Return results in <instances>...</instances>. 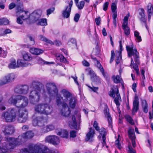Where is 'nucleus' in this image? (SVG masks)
Here are the masks:
<instances>
[{"mask_svg":"<svg viewBox=\"0 0 153 153\" xmlns=\"http://www.w3.org/2000/svg\"><path fill=\"white\" fill-rule=\"evenodd\" d=\"M42 84L38 81L33 82V90L30 92L29 96L30 102L35 105L38 102L40 99V94L42 88Z\"/></svg>","mask_w":153,"mask_h":153,"instance_id":"obj_1","label":"nucleus"},{"mask_svg":"<svg viewBox=\"0 0 153 153\" xmlns=\"http://www.w3.org/2000/svg\"><path fill=\"white\" fill-rule=\"evenodd\" d=\"M9 103L16 106L18 108H23L28 104L27 98L24 96H12L8 101Z\"/></svg>","mask_w":153,"mask_h":153,"instance_id":"obj_2","label":"nucleus"},{"mask_svg":"<svg viewBox=\"0 0 153 153\" xmlns=\"http://www.w3.org/2000/svg\"><path fill=\"white\" fill-rule=\"evenodd\" d=\"M21 153H59L57 150L51 151L47 147L40 144L35 145L33 147H29V149L24 148L20 151Z\"/></svg>","mask_w":153,"mask_h":153,"instance_id":"obj_3","label":"nucleus"},{"mask_svg":"<svg viewBox=\"0 0 153 153\" xmlns=\"http://www.w3.org/2000/svg\"><path fill=\"white\" fill-rule=\"evenodd\" d=\"M126 51L128 53V57H131L133 56L135 63H134L133 59L131 58V64L130 66H133L132 68L134 70L138 68V65L140 64L139 54L135 48H134V45L132 44L130 45H127L126 46Z\"/></svg>","mask_w":153,"mask_h":153,"instance_id":"obj_4","label":"nucleus"},{"mask_svg":"<svg viewBox=\"0 0 153 153\" xmlns=\"http://www.w3.org/2000/svg\"><path fill=\"white\" fill-rule=\"evenodd\" d=\"M34 109L36 112L46 115L50 114L53 111L52 107L47 103L39 104L35 106Z\"/></svg>","mask_w":153,"mask_h":153,"instance_id":"obj_5","label":"nucleus"},{"mask_svg":"<svg viewBox=\"0 0 153 153\" xmlns=\"http://www.w3.org/2000/svg\"><path fill=\"white\" fill-rule=\"evenodd\" d=\"M5 140L7 144L4 146H0V153L10 152L11 149H14L17 146L15 142V138L7 137L5 138Z\"/></svg>","mask_w":153,"mask_h":153,"instance_id":"obj_6","label":"nucleus"},{"mask_svg":"<svg viewBox=\"0 0 153 153\" xmlns=\"http://www.w3.org/2000/svg\"><path fill=\"white\" fill-rule=\"evenodd\" d=\"M16 112L17 110L14 108L9 109L7 111L2 113V118L7 122H12L16 118Z\"/></svg>","mask_w":153,"mask_h":153,"instance_id":"obj_7","label":"nucleus"},{"mask_svg":"<svg viewBox=\"0 0 153 153\" xmlns=\"http://www.w3.org/2000/svg\"><path fill=\"white\" fill-rule=\"evenodd\" d=\"M63 97L60 96H58L56 97V102L57 104L59 105L62 104V108L61 110L62 115L63 116L68 117L71 113V110L70 108H69L68 104L65 102H62L61 100Z\"/></svg>","mask_w":153,"mask_h":153,"instance_id":"obj_8","label":"nucleus"},{"mask_svg":"<svg viewBox=\"0 0 153 153\" xmlns=\"http://www.w3.org/2000/svg\"><path fill=\"white\" fill-rule=\"evenodd\" d=\"M33 136L34 133L31 131H29L19 135L18 138H15V142L17 146L25 142L27 139L31 138Z\"/></svg>","mask_w":153,"mask_h":153,"instance_id":"obj_9","label":"nucleus"},{"mask_svg":"<svg viewBox=\"0 0 153 153\" xmlns=\"http://www.w3.org/2000/svg\"><path fill=\"white\" fill-rule=\"evenodd\" d=\"M48 94L51 96H56L58 94V90L54 83H48L46 85Z\"/></svg>","mask_w":153,"mask_h":153,"instance_id":"obj_10","label":"nucleus"},{"mask_svg":"<svg viewBox=\"0 0 153 153\" xmlns=\"http://www.w3.org/2000/svg\"><path fill=\"white\" fill-rule=\"evenodd\" d=\"M18 114V121L20 123H24L26 121L28 118V112L26 109L19 108Z\"/></svg>","mask_w":153,"mask_h":153,"instance_id":"obj_11","label":"nucleus"},{"mask_svg":"<svg viewBox=\"0 0 153 153\" xmlns=\"http://www.w3.org/2000/svg\"><path fill=\"white\" fill-rule=\"evenodd\" d=\"M145 10L143 8H140L139 10L138 18L141 23H143L146 28L148 30V27L147 23V17L145 14Z\"/></svg>","mask_w":153,"mask_h":153,"instance_id":"obj_12","label":"nucleus"},{"mask_svg":"<svg viewBox=\"0 0 153 153\" xmlns=\"http://www.w3.org/2000/svg\"><path fill=\"white\" fill-rule=\"evenodd\" d=\"M47 121L46 119L42 116L37 117L34 119L33 120L32 123L34 126H38L42 127L44 126L45 123H46Z\"/></svg>","mask_w":153,"mask_h":153,"instance_id":"obj_13","label":"nucleus"},{"mask_svg":"<svg viewBox=\"0 0 153 153\" xmlns=\"http://www.w3.org/2000/svg\"><path fill=\"white\" fill-rule=\"evenodd\" d=\"M73 4L72 0H71L69 3L68 5L65 6V9L62 13V15L64 18H68L69 17Z\"/></svg>","mask_w":153,"mask_h":153,"instance_id":"obj_14","label":"nucleus"},{"mask_svg":"<svg viewBox=\"0 0 153 153\" xmlns=\"http://www.w3.org/2000/svg\"><path fill=\"white\" fill-rule=\"evenodd\" d=\"M29 87L26 85L17 86L15 89L14 91L16 94H26L28 92Z\"/></svg>","mask_w":153,"mask_h":153,"instance_id":"obj_15","label":"nucleus"},{"mask_svg":"<svg viewBox=\"0 0 153 153\" xmlns=\"http://www.w3.org/2000/svg\"><path fill=\"white\" fill-rule=\"evenodd\" d=\"M15 78V75L13 73L10 74L7 76H5L2 79L0 80V86L6 84L13 80Z\"/></svg>","mask_w":153,"mask_h":153,"instance_id":"obj_16","label":"nucleus"},{"mask_svg":"<svg viewBox=\"0 0 153 153\" xmlns=\"http://www.w3.org/2000/svg\"><path fill=\"white\" fill-rule=\"evenodd\" d=\"M45 141L54 145L58 144L59 143V139L58 137L55 135L49 136L46 137Z\"/></svg>","mask_w":153,"mask_h":153,"instance_id":"obj_17","label":"nucleus"},{"mask_svg":"<svg viewBox=\"0 0 153 153\" xmlns=\"http://www.w3.org/2000/svg\"><path fill=\"white\" fill-rule=\"evenodd\" d=\"M139 109V101L138 96L136 95L134 97V100L133 102V107L131 111L132 114L134 115L137 112Z\"/></svg>","mask_w":153,"mask_h":153,"instance_id":"obj_18","label":"nucleus"},{"mask_svg":"<svg viewBox=\"0 0 153 153\" xmlns=\"http://www.w3.org/2000/svg\"><path fill=\"white\" fill-rule=\"evenodd\" d=\"M128 137L131 139L132 142V144L133 148H134L136 146V144L135 141L136 137L134 129L130 128L128 132Z\"/></svg>","mask_w":153,"mask_h":153,"instance_id":"obj_19","label":"nucleus"},{"mask_svg":"<svg viewBox=\"0 0 153 153\" xmlns=\"http://www.w3.org/2000/svg\"><path fill=\"white\" fill-rule=\"evenodd\" d=\"M3 131L5 135L12 134L14 131V128L10 125L4 126H3Z\"/></svg>","mask_w":153,"mask_h":153,"instance_id":"obj_20","label":"nucleus"},{"mask_svg":"<svg viewBox=\"0 0 153 153\" xmlns=\"http://www.w3.org/2000/svg\"><path fill=\"white\" fill-rule=\"evenodd\" d=\"M61 92L64 98L63 100L65 102H68L69 100L73 97L70 92L65 89L62 90Z\"/></svg>","mask_w":153,"mask_h":153,"instance_id":"obj_21","label":"nucleus"},{"mask_svg":"<svg viewBox=\"0 0 153 153\" xmlns=\"http://www.w3.org/2000/svg\"><path fill=\"white\" fill-rule=\"evenodd\" d=\"M100 132V135L99 136L100 137H102V144L104 146L106 144V136L107 135V132L106 131L105 129L104 128H102L100 129L99 131H98Z\"/></svg>","mask_w":153,"mask_h":153,"instance_id":"obj_22","label":"nucleus"},{"mask_svg":"<svg viewBox=\"0 0 153 153\" xmlns=\"http://www.w3.org/2000/svg\"><path fill=\"white\" fill-rule=\"evenodd\" d=\"M95 134L94 130L91 127L90 128L89 132L86 134L85 140L86 141H89L90 142L92 141Z\"/></svg>","mask_w":153,"mask_h":153,"instance_id":"obj_23","label":"nucleus"},{"mask_svg":"<svg viewBox=\"0 0 153 153\" xmlns=\"http://www.w3.org/2000/svg\"><path fill=\"white\" fill-rule=\"evenodd\" d=\"M77 100L76 98L75 97H73L68 101L69 108L74 109L77 103Z\"/></svg>","mask_w":153,"mask_h":153,"instance_id":"obj_24","label":"nucleus"},{"mask_svg":"<svg viewBox=\"0 0 153 153\" xmlns=\"http://www.w3.org/2000/svg\"><path fill=\"white\" fill-rule=\"evenodd\" d=\"M104 112L105 117H106L107 119L108 124L109 126H110L112 124V120L109 112L108 109L107 108H105L104 110Z\"/></svg>","mask_w":153,"mask_h":153,"instance_id":"obj_25","label":"nucleus"},{"mask_svg":"<svg viewBox=\"0 0 153 153\" xmlns=\"http://www.w3.org/2000/svg\"><path fill=\"white\" fill-rule=\"evenodd\" d=\"M116 97H114V101L117 106H120V101H121L122 100L118 89H116Z\"/></svg>","mask_w":153,"mask_h":153,"instance_id":"obj_26","label":"nucleus"},{"mask_svg":"<svg viewBox=\"0 0 153 153\" xmlns=\"http://www.w3.org/2000/svg\"><path fill=\"white\" fill-rule=\"evenodd\" d=\"M141 106L143 111L145 113H147L148 111V105L146 101L145 100H142Z\"/></svg>","mask_w":153,"mask_h":153,"instance_id":"obj_27","label":"nucleus"},{"mask_svg":"<svg viewBox=\"0 0 153 153\" xmlns=\"http://www.w3.org/2000/svg\"><path fill=\"white\" fill-rule=\"evenodd\" d=\"M30 51L32 54L37 55L42 53L43 51L38 48H30Z\"/></svg>","mask_w":153,"mask_h":153,"instance_id":"obj_28","label":"nucleus"},{"mask_svg":"<svg viewBox=\"0 0 153 153\" xmlns=\"http://www.w3.org/2000/svg\"><path fill=\"white\" fill-rule=\"evenodd\" d=\"M41 15V12L40 10H35L33 12L30 16H32L35 20H36L39 18Z\"/></svg>","mask_w":153,"mask_h":153,"instance_id":"obj_29","label":"nucleus"},{"mask_svg":"<svg viewBox=\"0 0 153 153\" xmlns=\"http://www.w3.org/2000/svg\"><path fill=\"white\" fill-rule=\"evenodd\" d=\"M69 126L72 128L76 129L77 128V122L75 116H72V121L69 122Z\"/></svg>","mask_w":153,"mask_h":153,"instance_id":"obj_30","label":"nucleus"},{"mask_svg":"<svg viewBox=\"0 0 153 153\" xmlns=\"http://www.w3.org/2000/svg\"><path fill=\"white\" fill-rule=\"evenodd\" d=\"M91 58L92 59L94 62V63L95 65L100 70V71H101L102 69H103L100 61L98 60L96 58L92 56L91 57Z\"/></svg>","mask_w":153,"mask_h":153,"instance_id":"obj_31","label":"nucleus"},{"mask_svg":"<svg viewBox=\"0 0 153 153\" xmlns=\"http://www.w3.org/2000/svg\"><path fill=\"white\" fill-rule=\"evenodd\" d=\"M57 134L61 137L66 138H68V131L65 130H61L60 131L57 132Z\"/></svg>","mask_w":153,"mask_h":153,"instance_id":"obj_32","label":"nucleus"},{"mask_svg":"<svg viewBox=\"0 0 153 153\" xmlns=\"http://www.w3.org/2000/svg\"><path fill=\"white\" fill-rule=\"evenodd\" d=\"M39 39L42 41L45 42L46 43H49L51 45H53V42L50 40L48 39L46 37L42 35H39L38 36Z\"/></svg>","mask_w":153,"mask_h":153,"instance_id":"obj_33","label":"nucleus"},{"mask_svg":"<svg viewBox=\"0 0 153 153\" xmlns=\"http://www.w3.org/2000/svg\"><path fill=\"white\" fill-rule=\"evenodd\" d=\"M17 64L18 68L20 67H27L28 66L29 64L28 62H26L23 60L19 59L17 60Z\"/></svg>","mask_w":153,"mask_h":153,"instance_id":"obj_34","label":"nucleus"},{"mask_svg":"<svg viewBox=\"0 0 153 153\" xmlns=\"http://www.w3.org/2000/svg\"><path fill=\"white\" fill-rule=\"evenodd\" d=\"M112 79L114 83H118L120 82L121 80H122L121 78H120L119 75H113L112 76Z\"/></svg>","mask_w":153,"mask_h":153,"instance_id":"obj_35","label":"nucleus"},{"mask_svg":"<svg viewBox=\"0 0 153 153\" xmlns=\"http://www.w3.org/2000/svg\"><path fill=\"white\" fill-rule=\"evenodd\" d=\"M9 68L11 69H15L18 68V64L16 65L15 60L11 61L9 65Z\"/></svg>","mask_w":153,"mask_h":153,"instance_id":"obj_36","label":"nucleus"},{"mask_svg":"<svg viewBox=\"0 0 153 153\" xmlns=\"http://www.w3.org/2000/svg\"><path fill=\"white\" fill-rule=\"evenodd\" d=\"M123 29L124 30L125 34L126 36L129 35L130 34V29L128 25H122Z\"/></svg>","mask_w":153,"mask_h":153,"instance_id":"obj_37","label":"nucleus"},{"mask_svg":"<svg viewBox=\"0 0 153 153\" xmlns=\"http://www.w3.org/2000/svg\"><path fill=\"white\" fill-rule=\"evenodd\" d=\"M24 60L26 61H29L31 60L32 58L30 54L26 53L23 55Z\"/></svg>","mask_w":153,"mask_h":153,"instance_id":"obj_38","label":"nucleus"},{"mask_svg":"<svg viewBox=\"0 0 153 153\" xmlns=\"http://www.w3.org/2000/svg\"><path fill=\"white\" fill-rule=\"evenodd\" d=\"M38 25L42 26H46L47 25V19H40L38 23Z\"/></svg>","mask_w":153,"mask_h":153,"instance_id":"obj_39","label":"nucleus"},{"mask_svg":"<svg viewBox=\"0 0 153 153\" xmlns=\"http://www.w3.org/2000/svg\"><path fill=\"white\" fill-rule=\"evenodd\" d=\"M118 89L117 88H115L114 89L113 88H111L110 92L109 93V96L112 97L113 98H114L115 97V94L116 92V89Z\"/></svg>","mask_w":153,"mask_h":153,"instance_id":"obj_40","label":"nucleus"},{"mask_svg":"<svg viewBox=\"0 0 153 153\" xmlns=\"http://www.w3.org/2000/svg\"><path fill=\"white\" fill-rule=\"evenodd\" d=\"M125 117L126 120L131 124L133 125L134 124L133 119L129 115H126L125 116Z\"/></svg>","mask_w":153,"mask_h":153,"instance_id":"obj_41","label":"nucleus"},{"mask_svg":"<svg viewBox=\"0 0 153 153\" xmlns=\"http://www.w3.org/2000/svg\"><path fill=\"white\" fill-rule=\"evenodd\" d=\"M9 23V21L6 18H3L0 19V25H6L8 24Z\"/></svg>","mask_w":153,"mask_h":153,"instance_id":"obj_42","label":"nucleus"},{"mask_svg":"<svg viewBox=\"0 0 153 153\" xmlns=\"http://www.w3.org/2000/svg\"><path fill=\"white\" fill-rule=\"evenodd\" d=\"M27 37L31 41V45H33L35 44V38L32 35L28 34L27 36Z\"/></svg>","mask_w":153,"mask_h":153,"instance_id":"obj_43","label":"nucleus"},{"mask_svg":"<svg viewBox=\"0 0 153 153\" xmlns=\"http://www.w3.org/2000/svg\"><path fill=\"white\" fill-rule=\"evenodd\" d=\"M134 36L136 38V39L138 42H140L142 41L141 37L139 35V33L137 31H135L134 32Z\"/></svg>","mask_w":153,"mask_h":153,"instance_id":"obj_44","label":"nucleus"},{"mask_svg":"<svg viewBox=\"0 0 153 153\" xmlns=\"http://www.w3.org/2000/svg\"><path fill=\"white\" fill-rule=\"evenodd\" d=\"M78 9L81 10L83 9L85 5V2L83 1H80L79 3L76 4Z\"/></svg>","mask_w":153,"mask_h":153,"instance_id":"obj_45","label":"nucleus"},{"mask_svg":"<svg viewBox=\"0 0 153 153\" xmlns=\"http://www.w3.org/2000/svg\"><path fill=\"white\" fill-rule=\"evenodd\" d=\"M0 32H3V33L2 34V35H3L11 33L12 31L10 29H6L4 30V29L2 28L0 29Z\"/></svg>","mask_w":153,"mask_h":153,"instance_id":"obj_46","label":"nucleus"},{"mask_svg":"<svg viewBox=\"0 0 153 153\" xmlns=\"http://www.w3.org/2000/svg\"><path fill=\"white\" fill-rule=\"evenodd\" d=\"M88 74L90 75L91 79L93 80L94 78H96L97 77L96 74H95L94 71L90 69L88 70Z\"/></svg>","mask_w":153,"mask_h":153,"instance_id":"obj_47","label":"nucleus"},{"mask_svg":"<svg viewBox=\"0 0 153 153\" xmlns=\"http://www.w3.org/2000/svg\"><path fill=\"white\" fill-rule=\"evenodd\" d=\"M120 135H118V138L115 141V144L116 146L120 150L122 148L121 144L120 143L119 137Z\"/></svg>","mask_w":153,"mask_h":153,"instance_id":"obj_48","label":"nucleus"},{"mask_svg":"<svg viewBox=\"0 0 153 153\" xmlns=\"http://www.w3.org/2000/svg\"><path fill=\"white\" fill-rule=\"evenodd\" d=\"M128 153H136V150L132 147L130 143L128 144Z\"/></svg>","mask_w":153,"mask_h":153,"instance_id":"obj_49","label":"nucleus"},{"mask_svg":"<svg viewBox=\"0 0 153 153\" xmlns=\"http://www.w3.org/2000/svg\"><path fill=\"white\" fill-rule=\"evenodd\" d=\"M119 47H120V50L118 51L119 53V56L121 57V53L122 51L123 50V48L122 46V40H120L119 41Z\"/></svg>","mask_w":153,"mask_h":153,"instance_id":"obj_50","label":"nucleus"},{"mask_svg":"<svg viewBox=\"0 0 153 153\" xmlns=\"http://www.w3.org/2000/svg\"><path fill=\"white\" fill-rule=\"evenodd\" d=\"M147 13H153V5H152L151 3H149L147 6Z\"/></svg>","mask_w":153,"mask_h":153,"instance_id":"obj_51","label":"nucleus"},{"mask_svg":"<svg viewBox=\"0 0 153 153\" xmlns=\"http://www.w3.org/2000/svg\"><path fill=\"white\" fill-rule=\"evenodd\" d=\"M59 58V60L61 62L65 63H68V61L63 56H61L58 57Z\"/></svg>","mask_w":153,"mask_h":153,"instance_id":"obj_52","label":"nucleus"},{"mask_svg":"<svg viewBox=\"0 0 153 153\" xmlns=\"http://www.w3.org/2000/svg\"><path fill=\"white\" fill-rule=\"evenodd\" d=\"M54 126L52 124L48 125L46 127L47 132L53 130L54 129Z\"/></svg>","mask_w":153,"mask_h":153,"instance_id":"obj_53","label":"nucleus"},{"mask_svg":"<svg viewBox=\"0 0 153 153\" xmlns=\"http://www.w3.org/2000/svg\"><path fill=\"white\" fill-rule=\"evenodd\" d=\"M25 12V14L26 15V16H25L23 15H22L20 16L19 17H20V18L21 19H22L23 20H25L28 19L30 17V14L28 16L27 14L28 13V11H24Z\"/></svg>","mask_w":153,"mask_h":153,"instance_id":"obj_54","label":"nucleus"},{"mask_svg":"<svg viewBox=\"0 0 153 153\" xmlns=\"http://www.w3.org/2000/svg\"><path fill=\"white\" fill-rule=\"evenodd\" d=\"M117 9V5L115 3H112L111 5V9L112 12H116V10Z\"/></svg>","mask_w":153,"mask_h":153,"instance_id":"obj_55","label":"nucleus"},{"mask_svg":"<svg viewBox=\"0 0 153 153\" xmlns=\"http://www.w3.org/2000/svg\"><path fill=\"white\" fill-rule=\"evenodd\" d=\"M109 3L108 2H106L104 3L103 5V9L105 11H106L109 5Z\"/></svg>","mask_w":153,"mask_h":153,"instance_id":"obj_56","label":"nucleus"},{"mask_svg":"<svg viewBox=\"0 0 153 153\" xmlns=\"http://www.w3.org/2000/svg\"><path fill=\"white\" fill-rule=\"evenodd\" d=\"M93 127L97 131H98L100 130V128L98 126V124L97 121H95L94 122Z\"/></svg>","mask_w":153,"mask_h":153,"instance_id":"obj_57","label":"nucleus"},{"mask_svg":"<svg viewBox=\"0 0 153 153\" xmlns=\"http://www.w3.org/2000/svg\"><path fill=\"white\" fill-rule=\"evenodd\" d=\"M80 15L79 13H76L75 14L74 17V20L76 22H77L80 18Z\"/></svg>","mask_w":153,"mask_h":153,"instance_id":"obj_58","label":"nucleus"},{"mask_svg":"<svg viewBox=\"0 0 153 153\" xmlns=\"http://www.w3.org/2000/svg\"><path fill=\"white\" fill-rule=\"evenodd\" d=\"M128 17L127 16H125L123 19V22L122 25L125 26L128 25Z\"/></svg>","mask_w":153,"mask_h":153,"instance_id":"obj_59","label":"nucleus"},{"mask_svg":"<svg viewBox=\"0 0 153 153\" xmlns=\"http://www.w3.org/2000/svg\"><path fill=\"white\" fill-rule=\"evenodd\" d=\"M68 43L69 44V45L70 44V43H71L75 45L76 46V40L74 38H72L71 39Z\"/></svg>","mask_w":153,"mask_h":153,"instance_id":"obj_60","label":"nucleus"},{"mask_svg":"<svg viewBox=\"0 0 153 153\" xmlns=\"http://www.w3.org/2000/svg\"><path fill=\"white\" fill-rule=\"evenodd\" d=\"M100 71L102 73L103 76L106 78V80L108 81L109 80V77L106 75V74L104 72V69H102Z\"/></svg>","mask_w":153,"mask_h":153,"instance_id":"obj_61","label":"nucleus"},{"mask_svg":"<svg viewBox=\"0 0 153 153\" xmlns=\"http://www.w3.org/2000/svg\"><path fill=\"white\" fill-rule=\"evenodd\" d=\"M55 8L54 7H52L49 9L47 10V15L48 16L51 14L53 12Z\"/></svg>","mask_w":153,"mask_h":153,"instance_id":"obj_62","label":"nucleus"},{"mask_svg":"<svg viewBox=\"0 0 153 153\" xmlns=\"http://www.w3.org/2000/svg\"><path fill=\"white\" fill-rule=\"evenodd\" d=\"M76 136V131H72L70 132V136L71 137L74 138Z\"/></svg>","mask_w":153,"mask_h":153,"instance_id":"obj_63","label":"nucleus"},{"mask_svg":"<svg viewBox=\"0 0 153 153\" xmlns=\"http://www.w3.org/2000/svg\"><path fill=\"white\" fill-rule=\"evenodd\" d=\"M83 65L84 66L88 67L90 65L89 63L85 60H84L82 62Z\"/></svg>","mask_w":153,"mask_h":153,"instance_id":"obj_64","label":"nucleus"}]
</instances>
